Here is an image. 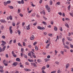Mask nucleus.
<instances>
[{
  "label": "nucleus",
  "instance_id": "nucleus-4",
  "mask_svg": "<svg viewBox=\"0 0 73 73\" xmlns=\"http://www.w3.org/2000/svg\"><path fill=\"white\" fill-rule=\"evenodd\" d=\"M37 28L38 29H40V30H41L42 29H43L44 30V29H45V28H44V27H41L40 26H38L37 27Z\"/></svg>",
  "mask_w": 73,
  "mask_h": 73
},
{
  "label": "nucleus",
  "instance_id": "nucleus-13",
  "mask_svg": "<svg viewBox=\"0 0 73 73\" xmlns=\"http://www.w3.org/2000/svg\"><path fill=\"white\" fill-rule=\"evenodd\" d=\"M31 27V25H29L26 28H27V30H29V29H30V28L29 27Z\"/></svg>",
  "mask_w": 73,
  "mask_h": 73
},
{
  "label": "nucleus",
  "instance_id": "nucleus-11",
  "mask_svg": "<svg viewBox=\"0 0 73 73\" xmlns=\"http://www.w3.org/2000/svg\"><path fill=\"white\" fill-rule=\"evenodd\" d=\"M69 67V63H68L67 64H66V69H68V68Z\"/></svg>",
  "mask_w": 73,
  "mask_h": 73
},
{
  "label": "nucleus",
  "instance_id": "nucleus-15",
  "mask_svg": "<svg viewBox=\"0 0 73 73\" xmlns=\"http://www.w3.org/2000/svg\"><path fill=\"white\" fill-rule=\"evenodd\" d=\"M6 48V46H5L3 47V48H2V51H3V52H4V50H5V49Z\"/></svg>",
  "mask_w": 73,
  "mask_h": 73
},
{
  "label": "nucleus",
  "instance_id": "nucleus-36",
  "mask_svg": "<svg viewBox=\"0 0 73 73\" xmlns=\"http://www.w3.org/2000/svg\"><path fill=\"white\" fill-rule=\"evenodd\" d=\"M47 9L48 12H50V8Z\"/></svg>",
  "mask_w": 73,
  "mask_h": 73
},
{
  "label": "nucleus",
  "instance_id": "nucleus-20",
  "mask_svg": "<svg viewBox=\"0 0 73 73\" xmlns=\"http://www.w3.org/2000/svg\"><path fill=\"white\" fill-rule=\"evenodd\" d=\"M35 37L34 36L32 35L31 37V40H34V38Z\"/></svg>",
  "mask_w": 73,
  "mask_h": 73
},
{
  "label": "nucleus",
  "instance_id": "nucleus-7",
  "mask_svg": "<svg viewBox=\"0 0 73 73\" xmlns=\"http://www.w3.org/2000/svg\"><path fill=\"white\" fill-rule=\"evenodd\" d=\"M2 43L1 45H3V46H4V45H5V44H6V42H5L3 40H2Z\"/></svg>",
  "mask_w": 73,
  "mask_h": 73
},
{
  "label": "nucleus",
  "instance_id": "nucleus-52",
  "mask_svg": "<svg viewBox=\"0 0 73 73\" xmlns=\"http://www.w3.org/2000/svg\"><path fill=\"white\" fill-rule=\"evenodd\" d=\"M56 4H58V5H59L60 4V2H58L56 3Z\"/></svg>",
  "mask_w": 73,
  "mask_h": 73
},
{
  "label": "nucleus",
  "instance_id": "nucleus-48",
  "mask_svg": "<svg viewBox=\"0 0 73 73\" xmlns=\"http://www.w3.org/2000/svg\"><path fill=\"white\" fill-rule=\"evenodd\" d=\"M64 51H60V53H61V54H62L64 55Z\"/></svg>",
  "mask_w": 73,
  "mask_h": 73
},
{
  "label": "nucleus",
  "instance_id": "nucleus-62",
  "mask_svg": "<svg viewBox=\"0 0 73 73\" xmlns=\"http://www.w3.org/2000/svg\"><path fill=\"white\" fill-rule=\"evenodd\" d=\"M42 73H46V72H45L44 70H42Z\"/></svg>",
  "mask_w": 73,
  "mask_h": 73
},
{
  "label": "nucleus",
  "instance_id": "nucleus-30",
  "mask_svg": "<svg viewBox=\"0 0 73 73\" xmlns=\"http://www.w3.org/2000/svg\"><path fill=\"white\" fill-rule=\"evenodd\" d=\"M9 18L10 20H12V16L11 15H10V17H9Z\"/></svg>",
  "mask_w": 73,
  "mask_h": 73
},
{
  "label": "nucleus",
  "instance_id": "nucleus-6",
  "mask_svg": "<svg viewBox=\"0 0 73 73\" xmlns=\"http://www.w3.org/2000/svg\"><path fill=\"white\" fill-rule=\"evenodd\" d=\"M4 71H3V67L1 66H0V72H3Z\"/></svg>",
  "mask_w": 73,
  "mask_h": 73
},
{
  "label": "nucleus",
  "instance_id": "nucleus-61",
  "mask_svg": "<svg viewBox=\"0 0 73 73\" xmlns=\"http://www.w3.org/2000/svg\"><path fill=\"white\" fill-rule=\"evenodd\" d=\"M37 24V22H35L33 24V25L35 26Z\"/></svg>",
  "mask_w": 73,
  "mask_h": 73
},
{
  "label": "nucleus",
  "instance_id": "nucleus-24",
  "mask_svg": "<svg viewBox=\"0 0 73 73\" xmlns=\"http://www.w3.org/2000/svg\"><path fill=\"white\" fill-rule=\"evenodd\" d=\"M21 51L22 53H24V49L23 48H21Z\"/></svg>",
  "mask_w": 73,
  "mask_h": 73
},
{
  "label": "nucleus",
  "instance_id": "nucleus-8",
  "mask_svg": "<svg viewBox=\"0 0 73 73\" xmlns=\"http://www.w3.org/2000/svg\"><path fill=\"white\" fill-rule=\"evenodd\" d=\"M31 64L34 67H37V65H36V64H35V63H32Z\"/></svg>",
  "mask_w": 73,
  "mask_h": 73
},
{
  "label": "nucleus",
  "instance_id": "nucleus-41",
  "mask_svg": "<svg viewBox=\"0 0 73 73\" xmlns=\"http://www.w3.org/2000/svg\"><path fill=\"white\" fill-rule=\"evenodd\" d=\"M71 8L70 5H69V6L68 7V9L69 10H70V9Z\"/></svg>",
  "mask_w": 73,
  "mask_h": 73
},
{
  "label": "nucleus",
  "instance_id": "nucleus-31",
  "mask_svg": "<svg viewBox=\"0 0 73 73\" xmlns=\"http://www.w3.org/2000/svg\"><path fill=\"white\" fill-rule=\"evenodd\" d=\"M7 4H10L11 3V1H7Z\"/></svg>",
  "mask_w": 73,
  "mask_h": 73
},
{
  "label": "nucleus",
  "instance_id": "nucleus-58",
  "mask_svg": "<svg viewBox=\"0 0 73 73\" xmlns=\"http://www.w3.org/2000/svg\"><path fill=\"white\" fill-rule=\"evenodd\" d=\"M46 67L47 68H49V64H47L46 65Z\"/></svg>",
  "mask_w": 73,
  "mask_h": 73
},
{
  "label": "nucleus",
  "instance_id": "nucleus-39",
  "mask_svg": "<svg viewBox=\"0 0 73 73\" xmlns=\"http://www.w3.org/2000/svg\"><path fill=\"white\" fill-rule=\"evenodd\" d=\"M55 62L56 64H58H58H60V63L58 61L56 62Z\"/></svg>",
  "mask_w": 73,
  "mask_h": 73
},
{
  "label": "nucleus",
  "instance_id": "nucleus-35",
  "mask_svg": "<svg viewBox=\"0 0 73 73\" xmlns=\"http://www.w3.org/2000/svg\"><path fill=\"white\" fill-rule=\"evenodd\" d=\"M45 69V66H43L41 68L42 70H44Z\"/></svg>",
  "mask_w": 73,
  "mask_h": 73
},
{
  "label": "nucleus",
  "instance_id": "nucleus-59",
  "mask_svg": "<svg viewBox=\"0 0 73 73\" xmlns=\"http://www.w3.org/2000/svg\"><path fill=\"white\" fill-rule=\"evenodd\" d=\"M8 55L7 54H6V57H7V58H8Z\"/></svg>",
  "mask_w": 73,
  "mask_h": 73
},
{
  "label": "nucleus",
  "instance_id": "nucleus-63",
  "mask_svg": "<svg viewBox=\"0 0 73 73\" xmlns=\"http://www.w3.org/2000/svg\"><path fill=\"white\" fill-rule=\"evenodd\" d=\"M20 67H21V68H24V66L22 65H20Z\"/></svg>",
  "mask_w": 73,
  "mask_h": 73
},
{
  "label": "nucleus",
  "instance_id": "nucleus-57",
  "mask_svg": "<svg viewBox=\"0 0 73 73\" xmlns=\"http://www.w3.org/2000/svg\"><path fill=\"white\" fill-rule=\"evenodd\" d=\"M23 46H25V42H23Z\"/></svg>",
  "mask_w": 73,
  "mask_h": 73
},
{
  "label": "nucleus",
  "instance_id": "nucleus-40",
  "mask_svg": "<svg viewBox=\"0 0 73 73\" xmlns=\"http://www.w3.org/2000/svg\"><path fill=\"white\" fill-rule=\"evenodd\" d=\"M2 37L3 39H5V36L4 35L2 36Z\"/></svg>",
  "mask_w": 73,
  "mask_h": 73
},
{
  "label": "nucleus",
  "instance_id": "nucleus-34",
  "mask_svg": "<svg viewBox=\"0 0 73 73\" xmlns=\"http://www.w3.org/2000/svg\"><path fill=\"white\" fill-rule=\"evenodd\" d=\"M1 23H4V22H5V23H6V21H5V20H1Z\"/></svg>",
  "mask_w": 73,
  "mask_h": 73
},
{
  "label": "nucleus",
  "instance_id": "nucleus-16",
  "mask_svg": "<svg viewBox=\"0 0 73 73\" xmlns=\"http://www.w3.org/2000/svg\"><path fill=\"white\" fill-rule=\"evenodd\" d=\"M64 48H67V49H69V47L67 45H64Z\"/></svg>",
  "mask_w": 73,
  "mask_h": 73
},
{
  "label": "nucleus",
  "instance_id": "nucleus-3",
  "mask_svg": "<svg viewBox=\"0 0 73 73\" xmlns=\"http://www.w3.org/2000/svg\"><path fill=\"white\" fill-rule=\"evenodd\" d=\"M17 3H18V4H24V1L22 0L21 1H18Z\"/></svg>",
  "mask_w": 73,
  "mask_h": 73
},
{
  "label": "nucleus",
  "instance_id": "nucleus-51",
  "mask_svg": "<svg viewBox=\"0 0 73 73\" xmlns=\"http://www.w3.org/2000/svg\"><path fill=\"white\" fill-rule=\"evenodd\" d=\"M2 51V49L1 48V47H0V53H1V52Z\"/></svg>",
  "mask_w": 73,
  "mask_h": 73
},
{
  "label": "nucleus",
  "instance_id": "nucleus-46",
  "mask_svg": "<svg viewBox=\"0 0 73 73\" xmlns=\"http://www.w3.org/2000/svg\"><path fill=\"white\" fill-rule=\"evenodd\" d=\"M37 44V42H35L33 44L34 45H35L36 44Z\"/></svg>",
  "mask_w": 73,
  "mask_h": 73
},
{
  "label": "nucleus",
  "instance_id": "nucleus-12",
  "mask_svg": "<svg viewBox=\"0 0 73 73\" xmlns=\"http://www.w3.org/2000/svg\"><path fill=\"white\" fill-rule=\"evenodd\" d=\"M37 62H38L39 63H40V62H42V60H41L39 59H38L37 60Z\"/></svg>",
  "mask_w": 73,
  "mask_h": 73
},
{
  "label": "nucleus",
  "instance_id": "nucleus-43",
  "mask_svg": "<svg viewBox=\"0 0 73 73\" xmlns=\"http://www.w3.org/2000/svg\"><path fill=\"white\" fill-rule=\"evenodd\" d=\"M31 53H32V56H33V55H35V53H33V52L31 51Z\"/></svg>",
  "mask_w": 73,
  "mask_h": 73
},
{
  "label": "nucleus",
  "instance_id": "nucleus-37",
  "mask_svg": "<svg viewBox=\"0 0 73 73\" xmlns=\"http://www.w3.org/2000/svg\"><path fill=\"white\" fill-rule=\"evenodd\" d=\"M25 64L26 65H29V63L28 62H26Z\"/></svg>",
  "mask_w": 73,
  "mask_h": 73
},
{
  "label": "nucleus",
  "instance_id": "nucleus-29",
  "mask_svg": "<svg viewBox=\"0 0 73 73\" xmlns=\"http://www.w3.org/2000/svg\"><path fill=\"white\" fill-rule=\"evenodd\" d=\"M13 41L12 40H11L9 42V44H12V42Z\"/></svg>",
  "mask_w": 73,
  "mask_h": 73
},
{
  "label": "nucleus",
  "instance_id": "nucleus-60",
  "mask_svg": "<svg viewBox=\"0 0 73 73\" xmlns=\"http://www.w3.org/2000/svg\"><path fill=\"white\" fill-rule=\"evenodd\" d=\"M20 16H21V17H23V15L21 13L19 14Z\"/></svg>",
  "mask_w": 73,
  "mask_h": 73
},
{
  "label": "nucleus",
  "instance_id": "nucleus-42",
  "mask_svg": "<svg viewBox=\"0 0 73 73\" xmlns=\"http://www.w3.org/2000/svg\"><path fill=\"white\" fill-rule=\"evenodd\" d=\"M53 35L52 34H48L49 36H50V37H52V36Z\"/></svg>",
  "mask_w": 73,
  "mask_h": 73
},
{
  "label": "nucleus",
  "instance_id": "nucleus-27",
  "mask_svg": "<svg viewBox=\"0 0 73 73\" xmlns=\"http://www.w3.org/2000/svg\"><path fill=\"white\" fill-rule=\"evenodd\" d=\"M44 60L45 61V62H47L48 61V60H49V59H48L46 58V59H45Z\"/></svg>",
  "mask_w": 73,
  "mask_h": 73
},
{
  "label": "nucleus",
  "instance_id": "nucleus-21",
  "mask_svg": "<svg viewBox=\"0 0 73 73\" xmlns=\"http://www.w3.org/2000/svg\"><path fill=\"white\" fill-rule=\"evenodd\" d=\"M9 7L10 9H13V7L12 6H9Z\"/></svg>",
  "mask_w": 73,
  "mask_h": 73
},
{
  "label": "nucleus",
  "instance_id": "nucleus-5",
  "mask_svg": "<svg viewBox=\"0 0 73 73\" xmlns=\"http://www.w3.org/2000/svg\"><path fill=\"white\" fill-rule=\"evenodd\" d=\"M12 28V27L11 26L9 27V30L10 31V33L11 34H12V30L11 29Z\"/></svg>",
  "mask_w": 73,
  "mask_h": 73
},
{
  "label": "nucleus",
  "instance_id": "nucleus-10",
  "mask_svg": "<svg viewBox=\"0 0 73 73\" xmlns=\"http://www.w3.org/2000/svg\"><path fill=\"white\" fill-rule=\"evenodd\" d=\"M65 26H66V27L67 28H69V25H68V23H65Z\"/></svg>",
  "mask_w": 73,
  "mask_h": 73
},
{
  "label": "nucleus",
  "instance_id": "nucleus-54",
  "mask_svg": "<svg viewBox=\"0 0 73 73\" xmlns=\"http://www.w3.org/2000/svg\"><path fill=\"white\" fill-rule=\"evenodd\" d=\"M24 57L26 59H27L28 58V57H27V56L26 55H25Z\"/></svg>",
  "mask_w": 73,
  "mask_h": 73
},
{
  "label": "nucleus",
  "instance_id": "nucleus-56",
  "mask_svg": "<svg viewBox=\"0 0 73 73\" xmlns=\"http://www.w3.org/2000/svg\"><path fill=\"white\" fill-rule=\"evenodd\" d=\"M1 28L2 29H4V27L3 26V25H2L1 26Z\"/></svg>",
  "mask_w": 73,
  "mask_h": 73
},
{
  "label": "nucleus",
  "instance_id": "nucleus-2",
  "mask_svg": "<svg viewBox=\"0 0 73 73\" xmlns=\"http://www.w3.org/2000/svg\"><path fill=\"white\" fill-rule=\"evenodd\" d=\"M12 54H13V56L14 57H17V55L15 54L14 52V51H13L12 52Z\"/></svg>",
  "mask_w": 73,
  "mask_h": 73
},
{
  "label": "nucleus",
  "instance_id": "nucleus-33",
  "mask_svg": "<svg viewBox=\"0 0 73 73\" xmlns=\"http://www.w3.org/2000/svg\"><path fill=\"white\" fill-rule=\"evenodd\" d=\"M21 11V10L20 9H18V13H20V12Z\"/></svg>",
  "mask_w": 73,
  "mask_h": 73
},
{
  "label": "nucleus",
  "instance_id": "nucleus-14",
  "mask_svg": "<svg viewBox=\"0 0 73 73\" xmlns=\"http://www.w3.org/2000/svg\"><path fill=\"white\" fill-rule=\"evenodd\" d=\"M54 30L55 31H57V28L56 26H54Z\"/></svg>",
  "mask_w": 73,
  "mask_h": 73
},
{
  "label": "nucleus",
  "instance_id": "nucleus-25",
  "mask_svg": "<svg viewBox=\"0 0 73 73\" xmlns=\"http://www.w3.org/2000/svg\"><path fill=\"white\" fill-rule=\"evenodd\" d=\"M4 5H5V6H7V2H4Z\"/></svg>",
  "mask_w": 73,
  "mask_h": 73
},
{
  "label": "nucleus",
  "instance_id": "nucleus-44",
  "mask_svg": "<svg viewBox=\"0 0 73 73\" xmlns=\"http://www.w3.org/2000/svg\"><path fill=\"white\" fill-rule=\"evenodd\" d=\"M57 73H61V70H58Z\"/></svg>",
  "mask_w": 73,
  "mask_h": 73
},
{
  "label": "nucleus",
  "instance_id": "nucleus-45",
  "mask_svg": "<svg viewBox=\"0 0 73 73\" xmlns=\"http://www.w3.org/2000/svg\"><path fill=\"white\" fill-rule=\"evenodd\" d=\"M69 14L70 16H71L72 17H73V13H70Z\"/></svg>",
  "mask_w": 73,
  "mask_h": 73
},
{
  "label": "nucleus",
  "instance_id": "nucleus-19",
  "mask_svg": "<svg viewBox=\"0 0 73 73\" xmlns=\"http://www.w3.org/2000/svg\"><path fill=\"white\" fill-rule=\"evenodd\" d=\"M67 38L68 39V40L69 41H72V39L69 37H68Z\"/></svg>",
  "mask_w": 73,
  "mask_h": 73
},
{
  "label": "nucleus",
  "instance_id": "nucleus-23",
  "mask_svg": "<svg viewBox=\"0 0 73 73\" xmlns=\"http://www.w3.org/2000/svg\"><path fill=\"white\" fill-rule=\"evenodd\" d=\"M53 3V2H52V1L50 0V5H52V4Z\"/></svg>",
  "mask_w": 73,
  "mask_h": 73
},
{
  "label": "nucleus",
  "instance_id": "nucleus-26",
  "mask_svg": "<svg viewBox=\"0 0 73 73\" xmlns=\"http://www.w3.org/2000/svg\"><path fill=\"white\" fill-rule=\"evenodd\" d=\"M31 3H32L31 5H32V7H36V5H34V4H33V2H31Z\"/></svg>",
  "mask_w": 73,
  "mask_h": 73
},
{
  "label": "nucleus",
  "instance_id": "nucleus-1",
  "mask_svg": "<svg viewBox=\"0 0 73 73\" xmlns=\"http://www.w3.org/2000/svg\"><path fill=\"white\" fill-rule=\"evenodd\" d=\"M3 64H4L5 66H8V61H6L5 60H4L3 61Z\"/></svg>",
  "mask_w": 73,
  "mask_h": 73
},
{
  "label": "nucleus",
  "instance_id": "nucleus-47",
  "mask_svg": "<svg viewBox=\"0 0 73 73\" xmlns=\"http://www.w3.org/2000/svg\"><path fill=\"white\" fill-rule=\"evenodd\" d=\"M35 15H36L35 13H33L32 16H35Z\"/></svg>",
  "mask_w": 73,
  "mask_h": 73
},
{
  "label": "nucleus",
  "instance_id": "nucleus-9",
  "mask_svg": "<svg viewBox=\"0 0 73 73\" xmlns=\"http://www.w3.org/2000/svg\"><path fill=\"white\" fill-rule=\"evenodd\" d=\"M17 64H18V63L17 62H15L13 64V66H17Z\"/></svg>",
  "mask_w": 73,
  "mask_h": 73
},
{
  "label": "nucleus",
  "instance_id": "nucleus-50",
  "mask_svg": "<svg viewBox=\"0 0 73 73\" xmlns=\"http://www.w3.org/2000/svg\"><path fill=\"white\" fill-rule=\"evenodd\" d=\"M18 45L19 46H22L21 45V44L20 43H18Z\"/></svg>",
  "mask_w": 73,
  "mask_h": 73
},
{
  "label": "nucleus",
  "instance_id": "nucleus-22",
  "mask_svg": "<svg viewBox=\"0 0 73 73\" xmlns=\"http://www.w3.org/2000/svg\"><path fill=\"white\" fill-rule=\"evenodd\" d=\"M16 61L20 62V59L19 58H17L16 59Z\"/></svg>",
  "mask_w": 73,
  "mask_h": 73
},
{
  "label": "nucleus",
  "instance_id": "nucleus-55",
  "mask_svg": "<svg viewBox=\"0 0 73 73\" xmlns=\"http://www.w3.org/2000/svg\"><path fill=\"white\" fill-rule=\"evenodd\" d=\"M42 0H40L39 1V3L40 4H41V3H42Z\"/></svg>",
  "mask_w": 73,
  "mask_h": 73
},
{
  "label": "nucleus",
  "instance_id": "nucleus-17",
  "mask_svg": "<svg viewBox=\"0 0 73 73\" xmlns=\"http://www.w3.org/2000/svg\"><path fill=\"white\" fill-rule=\"evenodd\" d=\"M17 32L19 35H20V34H21V31H20L19 30H18L17 31Z\"/></svg>",
  "mask_w": 73,
  "mask_h": 73
},
{
  "label": "nucleus",
  "instance_id": "nucleus-28",
  "mask_svg": "<svg viewBox=\"0 0 73 73\" xmlns=\"http://www.w3.org/2000/svg\"><path fill=\"white\" fill-rule=\"evenodd\" d=\"M28 60L29 61V62H33V60H31L29 59Z\"/></svg>",
  "mask_w": 73,
  "mask_h": 73
},
{
  "label": "nucleus",
  "instance_id": "nucleus-64",
  "mask_svg": "<svg viewBox=\"0 0 73 73\" xmlns=\"http://www.w3.org/2000/svg\"><path fill=\"white\" fill-rule=\"evenodd\" d=\"M56 71H52L51 72V73H56Z\"/></svg>",
  "mask_w": 73,
  "mask_h": 73
},
{
  "label": "nucleus",
  "instance_id": "nucleus-18",
  "mask_svg": "<svg viewBox=\"0 0 73 73\" xmlns=\"http://www.w3.org/2000/svg\"><path fill=\"white\" fill-rule=\"evenodd\" d=\"M46 7V9H48L49 8H50V7H49V6H48V5H46L45 6Z\"/></svg>",
  "mask_w": 73,
  "mask_h": 73
},
{
  "label": "nucleus",
  "instance_id": "nucleus-38",
  "mask_svg": "<svg viewBox=\"0 0 73 73\" xmlns=\"http://www.w3.org/2000/svg\"><path fill=\"white\" fill-rule=\"evenodd\" d=\"M35 50H38V47H37L36 46H35Z\"/></svg>",
  "mask_w": 73,
  "mask_h": 73
},
{
  "label": "nucleus",
  "instance_id": "nucleus-53",
  "mask_svg": "<svg viewBox=\"0 0 73 73\" xmlns=\"http://www.w3.org/2000/svg\"><path fill=\"white\" fill-rule=\"evenodd\" d=\"M58 14H59L60 16H61L62 15V13L61 12L58 13Z\"/></svg>",
  "mask_w": 73,
  "mask_h": 73
},
{
  "label": "nucleus",
  "instance_id": "nucleus-49",
  "mask_svg": "<svg viewBox=\"0 0 73 73\" xmlns=\"http://www.w3.org/2000/svg\"><path fill=\"white\" fill-rule=\"evenodd\" d=\"M12 24V25H13V26H14V27L15 26V23L14 22Z\"/></svg>",
  "mask_w": 73,
  "mask_h": 73
},
{
  "label": "nucleus",
  "instance_id": "nucleus-32",
  "mask_svg": "<svg viewBox=\"0 0 73 73\" xmlns=\"http://www.w3.org/2000/svg\"><path fill=\"white\" fill-rule=\"evenodd\" d=\"M42 23L44 25H46V23L45 21H43Z\"/></svg>",
  "mask_w": 73,
  "mask_h": 73
}]
</instances>
